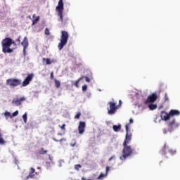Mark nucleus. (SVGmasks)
I'll use <instances>...</instances> for the list:
<instances>
[{
  "mask_svg": "<svg viewBox=\"0 0 180 180\" xmlns=\"http://www.w3.org/2000/svg\"><path fill=\"white\" fill-rule=\"evenodd\" d=\"M82 180H91V179H86L85 177H82Z\"/></svg>",
  "mask_w": 180,
  "mask_h": 180,
  "instance_id": "obj_45",
  "label": "nucleus"
},
{
  "mask_svg": "<svg viewBox=\"0 0 180 180\" xmlns=\"http://www.w3.org/2000/svg\"><path fill=\"white\" fill-rule=\"evenodd\" d=\"M160 153L162 155H167V153H169L171 155H174V154H176V150L169 149L168 146L165 145L162 149L160 150Z\"/></svg>",
  "mask_w": 180,
  "mask_h": 180,
  "instance_id": "obj_9",
  "label": "nucleus"
},
{
  "mask_svg": "<svg viewBox=\"0 0 180 180\" xmlns=\"http://www.w3.org/2000/svg\"><path fill=\"white\" fill-rule=\"evenodd\" d=\"M112 129L114 130V131H120V130L122 129V125L119 124V125H113L112 126Z\"/></svg>",
  "mask_w": 180,
  "mask_h": 180,
  "instance_id": "obj_21",
  "label": "nucleus"
},
{
  "mask_svg": "<svg viewBox=\"0 0 180 180\" xmlns=\"http://www.w3.org/2000/svg\"><path fill=\"white\" fill-rule=\"evenodd\" d=\"M32 18H33V20H32V25H36V23H37V22H39V20H40V16H37V17L36 18V14H34V15H32Z\"/></svg>",
  "mask_w": 180,
  "mask_h": 180,
  "instance_id": "obj_19",
  "label": "nucleus"
},
{
  "mask_svg": "<svg viewBox=\"0 0 180 180\" xmlns=\"http://www.w3.org/2000/svg\"><path fill=\"white\" fill-rule=\"evenodd\" d=\"M84 77L82 76L81 77H79L75 83V86H76V88H79V81H82V79H84Z\"/></svg>",
  "mask_w": 180,
  "mask_h": 180,
  "instance_id": "obj_23",
  "label": "nucleus"
},
{
  "mask_svg": "<svg viewBox=\"0 0 180 180\" xmlns=\"http://www.w3.org/2000/svg\"><path fill=\"white\" fill-rule=\"evenodd\" d=\"M59 127H60L61 130L65 131V124H63L62 126L59 125Z\"/></svg>",
  "mask_w": 180,
  "mask_h": 180,
  "instance_id": "obj_34",
  "label": "nucleus"
},
{
  "mask_svg": "<svg viewBox=\"0 0 180 180\" xmlns=\"http://www.w3.org/2000/svg\"><path fill=\"white\" fill-rule=\"evenodd\" d=\"M54 82H55V86L56 88H60L61 83L60 82V81L57 80V79H54Z\"/></svg>",
  "mask_w": 180,
  "mask_h": 180,
  "instance_id": "obj_26",
  "label": "nucleus"
},
{
  "mask_svg": "<svg viewBox=\"0 0 180 180\" xmlns=\"http://www.w3.org/2000/svg\"><path fill=\"white\" fill-rule=\"evenodd\" d=\"M84 78H85L86 82H91V79H89V77H85V76H84Z\"/></svg>",
  "mask_w": 180,
  "mask_h": 180,
  "instance_id": "obj_36",
  "label": "nucleus"
},
{
  "mask_svg": "<svg viewBox=\"0 0 180 180\" xmlns=\"http://www.w3.org/2000/svg\"><path fill=\"white\" fill-rule=\"evenodd\" d=\"M148 105L150 110H154L155 109H157V104H153V103H150Z\"/></svg>",
  "mask_w": 180,
  "mask_h": 180,
  "instance_id": "obj_22",
  "label": "nucleus"
},
{
  "mask_svg": "<svg viewBox=\"0 0 180 180\" xmlns=\"http://www.w3.org/2000/svg\"><path fill=\"white\" fill-rule=\"evenodd\" d=\"M109 167H106L105 169V174L101 173L100 175L97 177V179H103V178H105V176H108V172H109Z\"/></svg>",
  "mask_w": 180,
  "mask_h": 180,
  "instance_id": "obj_16",
  "label": "nucleus"
},
{
  "mask_svg": "<svg viewBox=\"0 0 180 180\" xmlns=\"http://www.w3.org/2000/svg\"><path fill=\"white\" fill-rule=\"evenodd\" d=\"M42 63H43V64H44V63H46V65H50V64H51V63H53V61H51V60L50 58H44L42 59Z\"/></svg>",
  "mask_w": 180,
  "mask_h": 180,
  "instance_id": "obj_20",
  "label": "nucleus"
},
{
  "mask_svg": "<svg viewBox=\"0 0 180 180\" xmlns=\"http://www.w3.org/2000/svg\"><path fill=\"white\" fill-rule=\"evenodd\" d=\"M26 49H27V48H23V54H24V56H26Z\"/></svg>",
  "mask_w": 180,
  "mask_h": 180,
  "instance_id": "obj_42",
  "label": "nucleus"
},
{
  "mask_svg": "<svg viewBox=\"0 0 180 180\" xmlns=\"http://www.w3.org/2000/svg\"><path fill=\"white\" fill-rule=\"evenodd\" d=\"M45 34H46L47 36L50 34V30H49V28L45 29Z\"/></svg>",
  "mask_w": 180,
  "mask_h": 180,
  "instance_id": "obj_33",
  "label": "nucleus"
},
{
  "mask_svg": "<svg viewBox=\"0 0 180 180\" xmlns=\"http://www.w3.org/2000/svg\"><path fill=\"white\" fill-rule=\"evenodd\" d=\"M34 172H36V170L34 169V168L31 167L29 172V175L27 176L26 179H29L30 178L31 179L34 178Z\"/></svg>",
  "mask_w": 180,
  "mask_h": 180,
  "instance_id": "obj_17",
  "label": "nucleus"
},
{
  "mask_svg": "<svg viewBox=\"0 0 180 180\" xmlns=\"http://www.w3.org/2000/svg\"><path fill=\"white\" fill-rule=\"evenodd\" d=\"M17 46L16 42L13 41L11 37H6L1 41L2 51L4 53H13V49H11V46Z\"/></svg>",
  "mask_w": 180,
  "mask_h": 180,
  "instance_id": "obj_1",
  "label": "nucleus"
},
{
  "mask_svg": "<svg viewBox=\"0 0 180 180\" xmlns=\"http://www.w3.org/2000/svg\"><path fill=\"white\" fill-rule=\"evenodd\" d=\"M53 140L54 141H60V143H61V141H65V139H64V138L61 139L59 140V141L57 140V139H56L55 138H53Z\"/></svg>",
  "mask_w": 180,
  "mask_h": 180,
  "instance_id": "obj_32",
  "label": "nucleus"
},
{
  "mask_svg": "<svg viewBox=\"0 0 180 180\" xmlns=\"http://www.w3.org/2000/svg\"><path fill=\"white\" fill-rule=\"evenodd\" d=\"M170 117H174V116H180V112L178 110H171L169 112Z\"/></svg>",
  "mask_w": 180,
  "mask_h": 180,
  "instance_id": "obj_15",
  "label": "nucleus"
},
{
  "mask_svg": "<svg viewBox=\"0 0 180 180\" xmlns=\"http://www.w3.org/2000/svg\"><path fill=\"white\" fill-rule=\"evenodd\" d=\"M133 120L131 118L129 119V123L127 124H129V126H130V124H131V123H133Z\"/></svg>",
  "mask_w": 180,
  "mask_h": 180,
  "instance_id": "obj_39",
  "label": "nucleus"
},
{
  "mask_svg": "<svg viewBox=\"0 0 180 180\" xmlns=\"http://www.w3.org/2000/svg\"><path fill=\"white\" fill-rule=\"evenodd\" d=\"M86 89H88V86H86V84L82 86L83 92H85V91H86Z\"/></svg>",
  "mask_w": 180,
  "mask_h": 180,
  "instance_id": "obj_30",
  "label": "nucleus"
},
{
  "mask_svg": "<svg viewBox=\"0 0 180 180\" xmlns=\"http://www.w3.org/2000/svg\"><path fill=\"white\" fill-rule=\"evenodd\" d=\"M18 111L14 112L11 115L12 117H15V116H18Z\"/></svg>",
  "mask_w": 180,
  "mask_h": 180,
  "instance_id": "obj_35",
  "label": "nucleus"
},
{
  "mask_svg": "<svg viewBox=\"0 0 180 180\" xmlns=\"http://www.w3.org/2000/svg\"><path fill=\"white\" fill-rule=\"evenodd\" d=\"M117 106H118V109H119V108H120V106H122V100L119 101V105Z\"/></svg>",
  "mask_w": 180,
  "mask_h": 180,
  "instance_id": "obj_40",
  "label": "nucleus"
},
{
  "mask_svg": "<svg viewBox=\"0 0 180 180\" xmlns=\"http://www.w3.org/2000/svg\"><path fill=\"white\" fill-rule=\"evenodd\" d=\"M69 34L67 31L62 30L60 36V42L58 45V50L61 51L64 49V46L68 43Z\"/></svg>",
  "mask_w": 180,
  "mask_h": 180,
  "instance_id": "obj_3",
  "label": "nucleus"
},
{
  "mask_svg": "<svg viewBox=\"0 0 180 180\" xmlns=\"http://www.w3.org/2000/svg\"><path fill=\"white\" fill-rule=\"evenodd\" d=\"M157 94H153L148 96L146 101H145L146 105H148L150 103H154L157 101Z\"/></svg>",
  "mask_w": 180,
  "mask_h": 180,
  "instance_id": "obj_10",
  "label": "nucleus"
},
{
  "mask_svg": "<svg viewBox=\"0 0 180 180\" xmlns=\"http://www.w3.org/2000/svg\"><path fill=\"white\" fill-rule=\"evenodd\" d=\"M86 127V124L85 123V122L80 121L79 122V127H78L79 134H84Z\"/></svg>",
  "mask_w": 180,
  "mask_h": 180,
  "instance_id": "obj_12",
  "label": "nucleus"
},
{
  "mask_svg": "<svg viewBox=\"0 0 180 180\" xmlns=\"http://www.w3.org/2000/svg\"><path fill=\"white\" fill-rule=\"evenodd\" d=\"M80 117H81V112H77L75 116V119H79Z\"/></svg>",
  "mask_w": 180,
  "mask_h": 180,
  "instance_id": "obj_29",
  "label": "nucleus"
},
{
  "mask_svg": "<svg viewBox=\"0 0 180 180\" xmlns=\"http://www.w3.org/2000/svg\"><path fill=\"white\" fill-rule=\"evenodd\" d=\"M160 117H161L162 120H165V122H167V120H169V119H171L169 112L167 113V112H165V111L161 112Z\"/></svg>",
  "mask_w": 180,
  "mask_h": 180,
  "instance_id": "obj_14",
  "label": "nucleus"
},
{
  "mask_svg": "<svg viewBox=\"0 0 180 180\" xmlns=\"http://www.w3.org/2000/svg\"><path fill=\"white\" fill-rule=\"evenodd\" d=\"M125 130L127 134L123 143V146H127V144H129V143H130V141H131V134H129V130H130L129 127V124L125 125Z\"/></svg>",
  "mask_w": 180,
  "mask_h": 180,
  "instance_id": "obj_8",
  "label": "nucleus"
},
{
  "mask_svg": "<svg viewBox=\"0 0 180 180\" xmlns=\"http://www.w3.org/2000/svg\"><path fill=\"white\" fill-rule=\"evenodd\" d=\"M22 119L24 120V123H27V114L26 112L22 115Z\"/></svg>",
  "mask_w": 180,
  "mask_h": 180,
  "instance_id": "obj_27",
  "label": "nucleus"
},
{
  "mask_svg": "<svg viewBox=\"0 0 180 180\" xmlns=\"http://www.w3.org/2000/svg\"><path fill=\"white\" fill-rule=\"evenodd\" d=\"M108 105H109V107L107 108L108 113L109 115H115V113H116V110L118 109V106L116 105L115 103L112 101L108 102Z\"/></svg>",
  "mask_w": 180,
  "mask_h": 180,
  "instance_id": "obj_7",
  "label": "nucleus"
},
{
  "mask_svg": "<svg viewBox=\"0 0 180 180\" xmlns=\"http://www.w3.org/2000/svg\"><path fill=\"white\" fill-rule=\"evenodd\" d=\"M114 158H115V156H112L108 159V161H112V160H114Z\"/></svg>",
  "mask_w": 180,
  "mask_h": 180,
  "instance_id": "obj_44",
  "label": "nucleus"
},
{
  "mask_svg": "<svg viewBox=\"0 0 180 180\" xmlns=\"http://www.w3.org/2000/svg\"><path fill=\"white\" fill-rule=\"evenodd\" d=\"M22 84V80L19 79H8L6 82V85H8L11 88H16V86H19Z\"/></svg>",
  "mask_w": 180,
  "mask_h": 180,
  "instance_id": "obj_5",
  "label": "nucleus"
},
{
  "mask_svg": "<svg viewBox=\"0 0 180 180\" xmlns=\"http://www.w3.org/2000/svg\"><path fill=\"white\" fill-rule=\"evenodd\" d=\"M81 165H76L75 166V169H76L77 171L79 170V168H81Z\"/></svg>",
  "mask_w": 180,
  "mask_h": 180,
  "instance_id": "obj_31",
  "label": "nucleus"
},
{
  "mask_svg": "<svg viewBox=\"0 0 180 180\" xmlns=\"http://www.w3.org/2000/svg\"><path fill=\"white\" fill-rule=\"evenodd\" d=\"M63 0H59L58 6L56 8V11L58 12V15L60 18V22H64L63 18V13L64 11V2H63Z\"/></svg>",
  "mask_w": 180,
  "mask_h": 180,
  "instance_id": "obj_4",
  "label": "nucleus"
},
{
  "mask_svg": "<svg viewBox=\"0 0 180 180\" xmlns=\"http://www.w3.org/2000/svg\"><path fill=\"white\" fill-rule=\"evenodd\" d=\"M48 150H44V148H41V150H39V155H45V154H47Z\"/></svg>",
  "mask_w": 180,
  "mask_h": 180,
  "instance_id": "obj_24",
  "label": "nucleus"
},
{
  "mask_svg": "<svg viewBox=\"0 0 180 180\" xmlns=\"http://www.w3.org/2000/svg\"><path fill=\"white\" fill-rule=\"evenodd\" d=\"M20 39H22V37L19 36L18 39H15L16 43H18V44H21Z\"/></svg>",
  "mask_w": 180,
  "mask_h": 180,
  "instance_id": "obj_28",
  "label": "nucleus"
},
{
  "mask_svg": "<svg viewBox=\"0 0 180 180\" xmlns=\"http://www.w3.org/2000/svg\"><path fill=\"white\" fill-rule=\"evenodd\" d=\"M123 147L122 155L120 157V160H121V161H124V160H127L128 157L133 155V154H137V152H136L134 149L131 148V146L125 145L123 146Z\"/></svg>",
  "mask_w": 180,
  "mask_h": 180,
  "instance_id": "obj_2",
  "label": "nucleus"
},
{
  "mask_svg": "<svg viewBox=\"0 0 180 180\" xmlns=\"http://www.w3.org/2000/svg\"><path fill=\"white\" fill-rule=\"evenodd\" d=\"M159 109H162V106L159 107Z\"/></svg>",
  "mask_w": 180,
  "mask_h": 180,
  "instance_id": "obj_46",
  "label": "nucleus"
},
{
  "mask_svg": "<svg viewBox=\"0 0 180 180\" xmlns=\"http://www.w3.org/2000/svg\"><path fill=\"white\" fill-rule=\"evenodd\" d=\"M179 125L180 124L176 122V120L173 119L172 121L167 123L169 131H174V130H176V129H178V127H179Z\"/></svg>",
  "mask_w": 180,
  "mask_h": 180,
  "instance_id": "obj_6",
  "label": "nucleus"
},
{
  "mask_svg": "<svg viewBox=\"0 0 180 180\" xmlns=\"http://www.w3.org/2000/svg\"><path fill=\"white\" fill-rule=\"evenodd\" d=\"M4 116L6 117V119H8V117H10V119H12V114H11V112L6 111L4 112Z\"/></svg>",
  "mask_w": 180,
  "mask_h": 180,
  "instance_id": "obj_25",
  "label": "nucleus"
},
{
  "mask_svg": "<svg viewBox=\"0 0 180 180\" xmlns=\"http://www.w3.org/2000/svg\"><path fill=\"white\" fill-rule=\"evenodd\" d=\"M54 79V72H51V79Z\"/></svg>",
  "mask_w": 180,
  "mask_h": 180,
  "instance_id": "obj_38",
  "label": "nucleus"
},
{
  "mask_svg": "<svg viewBox=\"0 0 180 180\" xmlns=\"http://www.w3.org/2000/svg\"><path fill=\"white\" fill-rule=\"evenodd\" d=\"M33 77H34L33 73L29 74L22 82V86H27V85L30 84V81L33 79Z\"/></svg>",
  "mask_w": 180,
  "mask_h": 180,
  "instance_id": "obj_11",
  "label": "nucleus"
},
{
  "mask_svg": "<svg viewBox=\"0 0 180 180\" xmlns=\"http://www.w3.org/2000/svg\"><path fill=\"white\" fill-rule=\"evenodd\" d=\"M21 45L25 49H27V47H29V39H27V37H24L22 41L21 42Z\"/></svg>",
  "mask_w": 180,
  "mask_h": 180,
  "instance_id": "obj_18",
  "label": "nucleus"
},
{
  "mask_svg": "<svg viewBox=\"0 0 180 180\" xmlns=\"http://www.w3.org/2000/svg\"><path fill=\"white\" fill-rule=\"evenodd\" d=\"M77 145V143H70L71 147H75V146Z\"/></svg>",
  "mask_w": 180,
  "mask_h": 180,
  "instance_id": "obj_43",
  "label": "nucleus"
},
{
  "mask_svg": "<svg viewBox=\"0 0 180 180\" xmlns=\"http://www.w3.org/2000/svg\"><path fill=\"white\" fill-rule=\"evenodd\" d=\"M158 119V116L156 115L155 119L153 120V122H155V123H157V120Z\"/></svg>",
  "mask_w": 180,
  "mask_h": 180,
  "instance_id": "obj_41",
  "label": "nucleus"
},
{
  "mask_svg": "<svg viewBox=\"0 0 180 180\" xmlns=\"http://www.w3.org/2000/svg\"><path fill=\"white\" fill-rule=\"evenodd\" d=\"M168 101V95L167 94H165V102Z\"/></svg>",
  "mask_w": 180,
  "mask_h": 180,
  "instance_id": "obj_37",
  "label": "nucleus"
},
{
  "mask_svg": "<svg viewBox=\"0 0 180 180\" xmlns=\"http://www.w3.org/2000/svg\"><path fill=\"white\" fill-rule=\"evenodd\" d=\"M24 101H26V98L25 97H21L19 99H13L12 103L13 105H15V106H20V105H22V102H23Z\"/></svg>",
  "mask_w": 180,
  "mask_h": 180,
  "instance_id": "obj_13",
  "label": "nucleus"
}]
</instances>
